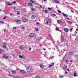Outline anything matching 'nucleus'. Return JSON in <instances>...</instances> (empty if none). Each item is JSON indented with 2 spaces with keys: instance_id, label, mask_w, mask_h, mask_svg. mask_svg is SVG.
Wrapping results in <instances>:
<instances>
[{
  "instance_id": "nucleus-51",
  "label": "nucleus",
  "mask_w": 78,
  "mask_h": 78,
  "mask_svg": "<svg viewBox=\"0 0 78 78\" xmlns=\"http://www.w3.org/2000/svg\"><path fill=\"white\" fill-rule=\"evenodd\" d=\"M65 74H67V72H65Z\"/></svg>"
},
{
  "instance_id": "nucleus-32",
  "label": "nucleus",
  "mask_w": 78,
  "mask_h": 78,
  "mask_svg": "<svg viewBox=\"0 0 78 78\" xmlns=\"http://www.w3.org/2000/svg\"><path fill=\"white\" fill-rule=\"evenodd\" d=\"M45 24L46 25H48V21L46 22L45 23Z\"/></svg>"
},
{
  "instance_id": "nucleus-16",
  "label": "nucleus",
  "mask_w": 78,
  "mask_h": 78,
  "mask_svg": "<svg viewBox=\"0 0 78 78\" xmlns=\"http://www.w3.org/2000/svg\"><path fill=\"white\" fill-rule=\"evenodd\" d=\"M14 10L15 11H17V9H16V7H14Z\"/></svg>"
},
{
  "instance_id": "nucleus-29",
  "label": "nucleus",
  "mask_w": 78,
  "mask_h": 78,
  "mask_svg": "<svg viewBox=\"0 0 78 78\" xmlns=\"http://www.w3.org/2000/svg\"><path fill=\"white\" fill-rule=\"evenodd\" d=\"M57 11H58V12H59V13H61V11L59 10H58Z\"/></svg>"
},
{
  "instance_id": "nucleus-4",
  "label": "nucleus",
  "mask_w": 78,
  "mask_h": 78,
  "mask_svg": "<svg viewBox=\"0 0 78 78\" xmlns=\"http://www.w3.org/2000/svg\"><path fill=\"white\" fill-rule=\"evenodd\" d=\"M3 48H4L5 49L6 48V43H4V44L3 45Z\"/></svg>"
},
{
  "instance_id": "nucleus-24",
  "label": "nucleus",
  "mask_w": 78,
  "mask_h": 78,
  "mask_svg": "<svg viewBox=\"0 0 78 78\" xmlns=\"http://www.w3.org/2000/svg\"><path fill=\"white\" fill-rule=\"evenodd\" d=\"M74 77H75V76H76V73H74Z\"/></svg>"
},
{
  "instance_id": "nucleus-49",
  "label": "nucleus",
  "mask_w": 78,
  "mask_h": 78,
  "mask_svg": "<svg viewBox=\"0 0 78 78\" xmlns=\"http://www.w3.org/2000/svg\"><path fill=\"white\" fill-rule=\"evenodd\" d=\"M66 70H67L68 71V72H70V71L69 70V69H66Z\"/></svg>"
},
{
  "instance_id": "nucleus-17",
  "label": "nucleus",
  "mask_w": 78,
  "mask_h": 78,
  "mask_svg": "<svg viewBox=\"0 0 78 78\" xmlns=\"http://www.w3.org/2000/svg\"><path fill=\"white\" fill-rule=\"evenodd\" d=\"M30 2H31V3H34V1L33 0H30Z\"/></svg>"
},
{
  "instance_id": "nucleus-39",
  "label": "nucleus",
  "mask_w": 78,
  "mask_h": 78,
  "mask_svg": "<svg viewBox=\"0 0 78 78\" xmlns=\"http://www.w3.org/2000/svg\"><path fill=\"white\" fill-rule=\"evenodd\" d=\"M65 69H67V66H65Z\"/></svg>"
},
{
  "instance_id": "nucleus-14",
  "label": "nucleus",
  "mask_w": 78,
  "mask_h": 78,
  "mask_svg": "<svg viewBox=\"0 0 78 78\" xmlns=\"http://www.w3.org/2000/svg\"><path fill=\"white\" fill-rule=\"evenodd\" d=\"M67 23L69 24H72V23L70 21H68Z\"/></svg>"
},
{
  "instance_id": "nucleus-45",
  "label": "nucleus",
  "mask_w": 78,
  "mask_h": 78,
  "mask_svg": "<svg viewBox=\"0 0 78 78\" xmlns=\"http://www.w3.org/2000/svg\"><path fill=\"white\" fill-rule=\"evenodd\" d=\"M42 44H41L40 45V47H42Z\"/></svg>"
},
{
  "instance_id": "nucleus-25",
  "label": "nucleus",
  "mask_w": 78,
  "mask_h": 78,
  "mask_svg": "<svg viewBox=\"0 0 78 78\" xmlns=\"http://www.w3.org/2000/svg\"><path fill=\"white\" fill-rule=\"evenodd\" d=\"M4 58H8V56H4Z\"/></svg>"
},
{
  "instance_id": "nucleus-44",
  "label": "nucleus",
  "mask_w": 78,
  "mask_h": 78,
  "mask_svg": "<svg viewBox=\"0 0 78 78\" xmlns=\"http://www.w3.org/2000/svg\"><path fill=\"white\" fill-rule=\"evenodd\" d=\"M66 62H69V60H66Z\"/></svg>"
},
{
  "instance_id": "nucleus-19",
  "label": "nucleus",
  "mask_w": 78,
  "mask_h": 78,
  "mask_svg": "<svg viewBox=\"0 0 78 78\" xmlns=\"http://www.w3.org/2000/svg\"><path fill=\"white\" fill-rule=\"evenodd\" d=\"M17 14H18V15H20V12L19 11H17Z\"/></svg>"
},
{
  "instance_id": "nucleus-59",
  "label": "nucleus",
  "mask_w": 78,
  "mask_h": 78,
  "mask_svg": "<svg viewBox=\"0 0 78 78\" xmlns=\"http://www.w3.org/2000/svg\"><path fill=\"white\" fill-rule=\"evenodd\" d=\"M59 31H60V32H61V33H62V30H59Z\"/></svg>"
},
{
  "instance_id": "nucleus-61",
  "label": "nucleus",
  "mask_w": 78,
  "mask_h": 78,
  "mask_svg": "<svg viewBox=\"0 0 78 78\" xmlns=\"http://www.w3.org/2000/svg\"><path fill=\"white\" fill-rule=\"evenodd\" d=\"M13 29H16V27H13Z\"/></svg>"
},
{
  "instance_id": "nucleus-38",
  "label": "nucleus",
  "mask_w": 78,
  "mask_h": 78,
  "mask_svg": "<svg viewBox=\"0 0 78 78\" xmlns=\"http://www.w3.org/2000/svg\"><path fill=\"white\" fill-rule=\"evenodd\" d=\"M13 4H15V3H16V2L14 1L13 2Z\"/></svg>"
},
{
  "instance_id": "nucleus-30",
  "label": "nucleus",
  "mask_w": 78,
  "mask_h": 78,
  "mask_svg": "<svg viewBox=\"0 0 78 78\" xmlns=\"http://www.w3.org/2000/svg\"><path fill=\"white\" fill-rule=\"evenodd\" d=\"M56 31H58V30H59V28H58V27L56 28Z\"/></svg>"
},
{
  "instance_id": "nucleus-63",
  "label": "nucleus",
  "mask_w": 78,
  "mask_h": 78,
  "mask_svg": "<svg viewBox=\"0 0 78 78\" xmlns=\"http://www.w3.org/2000/svg\"><path fill=\"white\" fill-rule=\"evenodd\" d=\"M76 31H78V29H76Z\"/></svg>"
},
{
  "instance_id": "nucleus-50",
  "label": "nucleus",
  "mask_w": 78,
  "mask_h": 78,
  "mask_svg": "<svg viewBox=\"0 0 78 78\" xmlns=\"http://www.w3.org/2000/svg\"><path fill=\"white\" fill-rule=\"evenodd\" d=\"M71 12H73V13H74V12H73V10H71Z\"/></svg>"
},
{
  "instance_id": "nucleus-52",
  "label": "nucleus",
  "mask_w": 78,
  "mask_h": 78,
  "mask_svg": "<svg viewBox=\"0 0 78 78\" xmlns=\"http://www.w3.org/2000/svg\"><path fill=\"white\" fill-rule=\"evenodd\" d=\"M66 45H67V46H68V43H66Z\"/></svg>"
},
{
  "instance_id": "nucleus-47",
  "label": "nucleus",
  "mask_w": 78,
  "mask_h": 78,
  "mask_svg": "<svg viewBox=\"0 0 78 78\" xmlns=\"http://www.w3.org/2000/svg\"><path fill=\"white\" fill-rule=\"evenodd\" d=\"M21 28H22V29H25V27H22Z\"/></svg>"
},
{
  "instance_id": "nucleus-26",
  "label": "nucleus",
  "mask_w": 78,
  "mask_h": 78,
  "mask_svg": "<svg viewBox=\"0 0 78 78\" xmlns=\"http://www.w3.org/2000/svg\"><path fill=\"white\" fill-rule=\"evenodd\" d=\"M64 77L63 76H59V78H63Z\"/></svg>"
},
{
  "instance_id": "nucleus-18",
  "label": "nucleus",
  "mask_w": 78,
  "mask_h": 78,
  "mask_svg": "<svg viewBox=\"0 0 78 78\" xmlns=\"http://www.w3.org/2000/svg\"><path fill=\"white\" fill-rule=\"evenodd\" d=\"M44 11L46 13H48V12H49L48 11V10H44Z\"/></svg>"
},
{
  "instance_id": "nucleus-21",
  "label": "nucleus",
  "mask_w": 78,
  "mask_h": 78,
  "mask_svg": "<svg viewBox=\"0 0 78 78\" xmlns=\"http://www.w3.org/2000/svg\"><path fill=\"white\" fill-rule=\"evenodd\" d=\"M1 23H2V24H3V23H4V21H1L0 22Z\"/></svg>"
},
{
  "instance_id": "nucleus-33",
  "label": "nucleus",
  "mask_w": 78,
  "mask_h": 78,
  "mask_svg": "<svg viewBox=\"0 0 78 78\" xmlns=\"http://www.w3.org/2000/svg\"><path fill=\"white\" fill-rule=\"evenodd\" d=\"M10 16H13V14H12L11 13H10Z\"/></svg>"
},
{
  "instance_id": "nucleus-54",
  "label": "nucleus",
  "mask_w": 78,
  "mask_h": 78,
  "mask_svg": "<svg viewBox=\"0 0 78 78\" xmlns=\"http://www.w3.org/2000/svg\"><path fill=\"white\" fill-rule=\"evenodd\" d=\"M72 36H75V35L74 34H73Z\"/></svg>"
},
{
  "instance_id": "nucleus-41",
  "label": "nucleus",
  "mask_w": 78,
  "mask_h": 78,
  "mask_svg": "<svg viewBox=\"0 0 78 78\" xmlns=\"http://www.w3.org/2000/svg\"><path fill=\"white\" fill-rule=\"evenodd\" d=\"M31 10H32V11H34V9H31Z\"/></svg>"
},
{
  "instance_id": "nucleus-31",
  "label": "nucleus",
  "mask_w": 78,
  "mask_h": 78,
  "mask_svg": "<svg viewBox=\"0 0 78 78\" xmlns=\"http://www.w3.org/2000/svg\"><path fill=\"white\" fill-rule=\"evenodd\" d=\"M20 49L21 50H22V49H23V47H22L20 46Z\"/></svg>"
},
{
  "instance_id": "nucleus-57",
  "label": "nucleus",
  "mask_w": 78,
  "mask_h": 78,
  "mask_svg": "<svg viewBox=\"0 0 78 78\" xmlns=\"http://www.w3.org/2000/svg\"><path fill=\"white\" fill-rule=\"evenodd\" d=\"M66 19H67V20H70V19L69 18H66Z\"/></svg>"
},
{
  "instance_id": "nucleus-64",
  "label": "nucleus",
  "mask_w": 78,
  "mask_h": 78,
  "mask_svg": "<svg viewBox=\"0 0 78 78\" xmlns=\"http://www.w3.org/2000/svg\"><path fill=\"white\" fill-rule=\"evenodd\" d=\"M43 50H46V49L44 48V49H43Z\"/></svg>"
},
{
  "instance_id": "nucleus-6",
  "label": "nucleus",
  "mask_w": 78,
  "mask_h": 78,
  "mask_svg": "<svg viewBox=\"0 0 78 78\" xmlns=\"http://www.w3.org/2000/svg\"><path fill=\"white\" fill-rule=\"evenodd\" d=\"M6 4L7 5H8V6H10L11 5H12V4H10L9 2H6Z\"/></svg>"
},
{
  "instance_id": "nucleus-10",
  "label": "nucleus",
  "mask_w": 78,
  "mask_h": 78,
  "mask_svg": "<svg viewBox=\"0 0 78 78\" xmlns=\"http://www.w3.org/2000/svg\"><path fill=\"white\" fill-rule=\"evenodd\" d=\"M64 30L65 31V32H68L69 31V29L67 28H65Z\"/></svg>"
},
{
  "instance_id": "nucleus-58",
  "label": "nucleus",
  "mask_w": 78,
  "mask_h": 78,
  "mask_svg": "<svg viewBox=\"0 0 78 78\" xmlns=\"http://www.w3.org/2000/svg\"><path fill=\"white\" fill-rule=\"evenodd\" d=\"M8 75L9 76H10V75H9V74H8Z\"/></svg>"
},
{
  "instance_id": "nucleus-55",
  "label": "nucleus",
  "mask_w": 78,
  "mask_h": 78,
  "mask_svg": "<svg viewBox=\"0 0 78 78\" xmlns=\"http://www.w3.org/2000/svg\"><path fill=\"white\" fill-rule=\"evenodd\" d=\"M16 78H20V77H19V76H17Z\"/></svg>"
},
{
  "instance_id": "nucleus-53",
  "label": "nucleus",
  "mask_w": 78,
  "mask_h": 78,
  "mask_svg": "<svg viewBox=\"0 0 78 78\" xmlns=\"http://www.w3.org/2000/svg\"><path fill=\"white\" fill-rule=\"evenodd\" d=\"M29 50H30V51L31 50V48H29Z\"/></svg>"
},
{
  "instance_id": "nucleus-42",
  "label": "nucleus",
  "mask_w": 78,
  "mask_h": 78,
  "mask_svg": "<svg viewBox=\"0 0 78 78\" xmlns=\"http://www.w3.org/2000/svg\"><path fill=\"white\" fill-rule=\"evenodd\" d=\"M43 38L42 37H40L39 38V39L40 40V39H42Z\"/></svg>"
},
{
  "instance_id": "nucleus-43",
  "label": "nucleus",
  "mask_w": 78,
  "mask_h": 78,
  "mask_svg": "<svg viewBox=\"0 0 78 78\" xmlns=\"http://www.w3.org/2000/svg\"><path fill=\"white\" fill-rule=\"evenodd\" d=\"M48 9L49 10H51V8H48Z\"/></svg>"
},
{
  "instance_id": "nucleus-2",
  "label": "nucleus",
  "mask_w": 78,
  "mask_h": 78,
  "mask_svg": "<svg viewBox=\"0 0 78 78\" xmlns=\"http://www.w3.org/2000/svg\"><path fill=\"white\" fill-rule=\"evenodd\" d=\"M22 20L24 22H28V20L26 19L24 17H23L22 18Z\"/></svg>"
},
{
  "instance_id": "nucleus-8",
  "label": "nucleus",
  "mask_w": 78,
  "mask_h": 78,
  "mask_svg": "<svg viewBox=\"0 0 78 78\" xmlns=\"http://www.w3.org/2000/svg\"><path fill=\"white\" fill-rule=\"evenodd\" d=\"M62 14H63V16L64 17H68V15H67V14H66L65 13H62Z\"/></svg>"
},
{
  "instance_id": "nucleus-7",
  "label": "nucleus",
  "mask_w": 78,
  "mask_h": 78,
  "mask_svg": "<svg viewBox=\"0 0 78 78\" xmlns=\"http://www.w3.org/2000/svg\"><path fill=\"white\" fill-rule=\"evenodd\" d=\"M54 64H55V63H52L50 65L48 66V67H52V66H53Z\"/></svg>"
},
{
  "instance_id": "nucleus-28",
  "label": "nucleus",
  "mask_w": 78,
  "mask_h": 78,
  "mask_svg": "<svg viewBox=\"0 0 78 78\" xmlns=\"http://www.w3.org/2000/svg\"><path fill=\"white\" fill-rule=\"evenodd\" d=\"M69 55H72V52H70L69 53Z\"/></svg>"
},
{
  "instance_id": "nucleus-5",
  "label": "nucleus",
  "mask_w": 78,
  "mask_h": 78,
  "mask_svg": "<svg viewBox=\"0 0 78 78\" xmlns=\"http://www.w3.org/2000/svg\"><path fill=\"white\" fill-rule=\"evenodd\" d=\"M54 3H58V4H59V3H60V2L58 1L57 0H55L54 1Z\"/></svg>"
},
{
  "instance_id": "nucleus-37",
  "label": "nucleus",
  "mask_w": 78,
  "mask_h": 78,
  "mask_svg": "<svg viewBox=\"0 0 78 78\" xmlns=\"http://www.w3.org/2000/svg\"><path fill=\"white\" fill-rule=\"evenodd\" d=\"M70 31H73V28H72L70 29Z\"/></svg>"
},
{
  "instance_id": "nucleus-15",
  "label": "nucleus",
  "mask_w": 78,
  "mask_h": 78,
  "mask_svg": "<svg viewBox=\"0 0 78 78\" xmlns=\"http://www.w3.org/2000/svg\"><path fill=\"white\" fill-rule=\"evenodd\" d=\"M40 67H41V69H44V66L41 65L40 66Z\"/></svg>"
},
{
  "instance_id": "nucleus-40",
  "label": "nucleus",
  "mask_w": 78,
  "mask_h": 78,
  "mask_svg": "<svg viewBox=\"0 0 78 78\" xmlns=\"http://www.w3.org/2000/svg\"><path fill=\"white\" fill-rule=\"evenodd\" d=\"M2 50L1 49H0V54L2 53Z\"/></svg>"
},
{
  "instance_id": "nucleus-3",
  "label": "nucleus",
  "mask_w": 78,
  "mask_h": 78,
  "mask_svg": "<svg viewBox=\"0 0 78 78\" xmlns=\"http://www.w3.org/2000/svg\"><path fill=\"white\" fill-rule=\"evenodd\" d=\"M29 36L30 37H34V34L33 33H30L29 35Z\"/></svg>"
},
{
  "instance_id": "nucleus-46",
  "label": "nucleus",
  "mask_w": 78,
  "mask_h": 78,
  "mask_svg": "<svg viewBox=\"0 0 78 78\" xmlns=\"http://www.w3.org/2000/svg\"><path fill=\"white\" fill-rule=\"evenodd\" d=\"M36 78H40L39 76H37V77H36Z\"/></svg>"
},
{
  "instance_id": "nucleus-11",
  "label": "nucleus",
  "mask_w": 78,
  "mask_h": 78,
  "mask_svg": "<svg viewBox=\"0 0 78 78\" xmlns=\"http://www.w3.org/2000/svg\"><path fill=\"white\" fill-rule=\"evenodd\" d=\"M36 16L35 15H32V19H34L36 18Z\"/></svg>"
},
{
  "instance_id": "nucleus-36",
  "label": "nucleus",
  "mask_w": 78,
  "mask_h": 78,
  "mask_svg": "<svg viewBox=\"0 0 78 78\" xmlns=\"http://www.w3.org/2000/svg\"><path fill=\"white\" fill-rule=\"evenodd\" d=\"M61 40H62V41H64V38L62 37V38H61Z\"/></svg>"
},
{
  "instance_id": "nucleus-22",
  "label": "nucleus",
  "mask_w": 78,
  "mask_h": 78,
  "mask_svg": "<svg viewBox=\"0 0 78 78\" xmlns=\"http://www.w3.org/2000/svg\"><path fill=\"white\" fill-rule=\"evenodd\" d=\"M12 73H13V74H15V73H16V71H12Z\"/></svg>"
},
{
  "instance_id": "nucleus-23",
  "label": "nucleus",
  "mask_w": 78,
  "mask_h": 78,
  "mask_svg": "<svg viewBox=\"0 0 78 78\" xmlns=\"http://www.w3.org/2000/svg\"><path fill=\"white\" fill-rule=\"evenodd\" d=\"M51 16L52 17H55V16H56V15L55 14H52Z\"/></svg>"
},
{
  "instance_id": "nucleus-62",
  "label": "nucleus",
  "mask_w": 78,
  "mask_h": 78,
  "mask_svg": "<svg viewBox=\"0 0 78 78\" xmlns=\"http://www.w3.org/2000/svg\"><path fill=\"white\" fill-rule=\"evenodd\" d=\"M76 26H77L78 27V24H76Z\"/></svg>"
},
{
  "instance_id": "nucleus-35",
  "label": "nucleus",
  "mask_w": 78,
  "mask_h": 78,
  "mask_svg": "<svg viewBox=\"0 0 78 78\" xmlns=\"http://www.w3.org/2000/svg\"><path fill=\"white\" fill-rule=\"evenodd\" d=\"M47 21L48 22H51L50 21V19H48Z\"/></svg>"
},
{
  "instance_id": "nucleus-20",
  "label": "nucleus",
  "mask_w": 78,
  "mask_h": 78,
  "mask_svg": "<svg viewBox=\"0 0 78 78\" xmlns=\"http://www.w3.org/2000/svg\"><path fill=\"white\" fill-rule=\"evenodd\" d=\"M19 58H23V56H22V55H19Z\"/></svg>"
},
{
  "instance_id": "nucleus-27",
  "label": "nucleus",
  "mask_w": 78,
  "mask_h": 78,
  "mask_svg": "<svg viewBox=\"0 0 78 78\" xmlns=\"http://www.w3.org/2000/svg\"><path fill=\"white\" fill-rule=\"evenodd\" d=\"M57 22L58 23H60V22H61V21L60 20H57Z\"/></svg>"
},
{
  "instance_id": "nucleus-48",
  "label": "nucleus",
  "mask_w": 78,
  "mask_h": 78,
  "mask_svg": "<svg viewBox=\"0 0 78 78\" xmlns=\"http://www.w3.org/2000/svg\"><path fill=\"white\" fill-rule=\"evenodd\" d=\"M6 16L4 17L3 18V19H6Z\"/></svg>"
},
{
  "instance_id": "nucleus-56",
  "label": "nucleus",
  "mask_w": 78,
  "mask_h": 78,
  "mask_svg": "<svg viewBox=\"0 0 78 78\" xmlns=\"http://www.w3.org/2000/svg\"><path fill=\"white\" fill-rule=\"evenodd\" d=\"M37 25H39V23H37Z\"/></svg>"
},
{
  "instance_id": "nucleus-60",
  "label": "nucleus",
  "mask_w": 78,
  "mask_h": 78,
  "mask_svg": "<svg viewBox=\"0 0 78 78\" xmlns=\"http://www.w3.org/2000/svg\"><path fill=\"white\" fill-rule=\"evenodd\" d=\"M40 8H42V6H41V5H40Z\"/></svg>"
},
{
  "instance_id": "nucleus-34",
  "label": "nucleus",
  "mask_w": 78,
  "mask_h": 78,
  "mask_svg": "<svg viewBox=\"0 0 78 78\" xmlns=\"http://www.w3.org/2000/svg\"><path fill=\"white\" fill-rule=\"evenodd\" d=\"M35 30L36 31H38V30H39V29H38V28H36L35 29Z\"/></svg>"
},
{
  "instance_id": "nucleus-1",
  "label": "nucleus",
  "mask_w": 78,
  "mask_h": 78,
  "mask_svg": "<svg viewBox=\"0 0 78 78\" xmlns=\"http://www.w3.org/2000/svg\"><path fill=\"white\" fill-rule=\"evenodd\" d=\"M27 72L31 73L33 72V69L30 67V66H27Z\"/></svg>"
},
{
  "instance_id": "nucleus-12",
  "label": "nucleus",
  "mask_w": 78,
  "mask_h": 78,
  "mask_svg": "<svg viewBox=\"0 0 78 78\" xmlns=\"http://www.w3.org/2000/svg\"><path fill=\"white\" fill-rule=\"evenodd\" d=\"M16 22H17V23H19V24H20V23H21V20H18V21H17Z\"/></svg>"
},
{
  "instance_id": "nucleus-13",
  "label": "nucleus",
  "mask_w": 78,
  "mask_h": 78,
  "mask_svg": "<svg viewBox=\"0 0 78 78\" xmlns=\"http://www.w3.org/2000/svg\"><path fill=\"white\" fill-rule=\"evenodd\" d=\"M21 72L22 73H26V71L23 70H21Z\"/></svg>"
},
{
  "instance_id": "nucleus-9",
  "label": "nucleus",
  "mask_w": 78,
  "mask_h": 78,
  "mask_svg": "<svg viewBox=\"0 0 78 78\" xmlns=\"http://www.w3.org/2000/svg\"><path fill=\"white\" fill-rule=\"evenodd\" d=\"M28 5L29 6H31V7H33V4H31V3H29L28 4Z\"/></svg>"
}]
</instances>
